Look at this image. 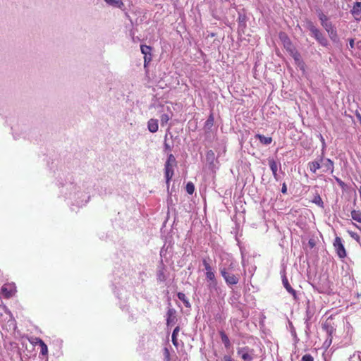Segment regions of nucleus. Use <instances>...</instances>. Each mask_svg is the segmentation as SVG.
<instances>
[{
    "label": "nucleus",
    "instance_id": "nucleus-43",
    "mask_svg": "<svg viewBox=\"0 0 361 361\" xmlns=\"http://www.w3.org/2000/svg\"><path fill=\"white\" fill-rule=\"evenodd\" d=\"M179 331H180V327H179V326H176V327L173 329V333H172V336H176V337H177V336H178V334Z\"/></svg>",
    "mask_w": 361,
    "mask_h": 361
},
{
    "label": "nucleus",
    "instance_id": "nucleus-31",
    "mask_svg": "<svg viewBox=\"0 0 361 361\" xmlns=\"http://www.w3.org/2000/svg\"><path fill=\"white\" fill-rule=\"evenodd\" d=\"M170 116L168 114H164L160 117V122L162 126H165L170 120Z\"/></svg>",
    "mask_w": 361,
    "mask_h": 361
},
{
    "label": "nucleus",
    "instance_id": "nucleus-8",
    "mask_svg": "<svg viewBox=\"0 0 361 361\" xmlns=\"http://www.w3.org/2000/svg\"><path fill=\"white\" fill-rule=\"evenodd\" d=\"M174 166H173V165L169 166V165L164 164L166 183L168 188L169 186L170 180L172 178L173 173H174V171H173Z\"/></svg>",
    "mask_w": 361,
    "mask_h": 361
},
{
    "label": "nucleus",
    "instance_id": "nucleus-52",
    "mask_svg": "<svg viewBox=\"0 0 361 361\" xmlns=\"http://www.w3.org/2000/svg\"><path fill=\"white\" fill-rule=\"evenodd\" d=\"M321 142H322L323 143V150L324 149V147H325V142H324V139L323 138V137L321 135Z\"/></svg>",
    "mask_w": 361,
    "mask_h": 361
},
{
    "label": "nucleus",
    "instance_id": "nucleus-24",
    "mask_svg": "<svg viewBox=\"0 0 361 361\" xmlns=\"http://www.w3.org/2000/svg\"><path fill=\"white\" fill-rule=\"evenodd\" d=\"M176 164L177 161L175 157L172 154H169L167 157L166 161L165 162V165L176 166Z\"/></svg>",
    "mask_w": 361,
    "mask_h": 361
},
{
    "label": "nucleus",
    "instance_id": "nucleus-42",
    "mask_svg": "<svg viewBox=\"0 0 361 361\" xmlns=\"http://www.w3.org/2000/svg\"><path fill=\"white\" fill-rule=\"evenodd\" d=\"M290 54V56L293 57L294 55H295V53L294 52H298L294 47L293 46L291 47V48L290 49H286Z\"/></svg>",
    "mask_w": 361,
    "mask_h": 361
},
{
    "label": "nucleus",
    "instance_id": "nucleus-2",
    "mask_svg": "<svg viewBox=\"0 0 361 361\" xmlns=\"http://www.w3.org/2000/svg\"><path fill=\"white\" fill-rule=\"evenodd\" d=\"M306 28L308 29L315 39L323 47H327L329 45V41L322 31L316 27L311 20L306 22Z\"/></svg>",
    "mask_w": 361,
    "mask_h": 361
},
{
    "label": "nucleus",
    "instance_id": "nucleus-4",
    "mask_svg": "<svg viewBox=\"0 0 361 361\" xmlns=\"http://www.w3.org/2000/svg\"><path fill=\"white\" fill-rule=\"evenodd\" d=\"M334 246L340 258L343 259L346 257V251L342 243V239L340 237H336L334 242Z\"/></svg>",
    "mask_w": 361,
    "mask_h": 361
},
{
    "label": "nucleus",
    "instance_id": "nucleus-19",
    "mask_svg": "<svg viewBox=\"0 0 361 361\" xmlns=\"http://www.w3.org/2000/svg\"><path fill=\"white\" fill-rule=\"evenodd\" d=\"M219 334L221 338V341L224 344V346L226 348H229L231 345L230 340L228 337V336L225 334L224 331H220Z\"/></svg>",
    "mask_w": 361,
    "mask_h": 361
},
{
    "label": "nucleus",
    "instance_id": "nucleus-20",
    "mask_svg": "<svg viewBox=\"0 0 361 361\" xmlns=\"http://www.w3.org/2000/svg\"><path fill=\"white\" fill-rule=\"evenodd\" d=\"M214 116L212 114H211L204 123V129L206 131L211 130L212 127L214 125Z\"/></svg>",
    "mask_w": 361,
    "mask_h": 361
},
{
    "label": "nucleus",
    "instance_id": "nucleus-55",
    "mask_svg": "<svg viewBox=\"0 0 361 361\" xmlns=\"http://www.w3.org/2000/svg\"><path fill=\"white\" fill-rule=\"evenodd\" d=\"M5 290H6V289L5 288H4V287L1 289L2 292H5Z\"/></svg>",
    "mask_w": 361,
    "mask_h": 361
},
{
    "label": "nucleus",
    "instance_id": "nucleus-54",
    "mask_svg": "<svg viewBox=\"0 0 361 361\" xmlns=\"http://www.w3.org/2000/svg\"><path fill=\"white\" fill-rule=\"evenodd\" d=\"M353 224L354 226H355L357 228H359V226H358L356 224L353 223Z\"/></svg>",
    "mask_w": 361,
    "mask_h": 361
},
{
    "label": "nucleus",
    "instance_id": "nucleus-30",
    "mask_svg": "<svg viewBox=\"0 0 361 361\" xmlns=\"http://www.w3.org/2000/svg\"><path fill=\"white\" fill-rule=\"evenodd\" d=\"M185 190L188 194H190V195L193 194V192L195 191L194 184L192 182H188L186 185Z\"/></svg>",
    "mask_w": 361,
    "mask_h": 361
},
{
    "label": "nucleus",
    "instance_id": "nucleus-14",
    "mask_svg": "<svg viewBox=\"0 0 361 361\" xmlns=\"http://www.w3.org/2000/svg\"><path fill=\"white\" fill-rule=\"evenodd\" d=\"M268 162L275 180H279V176L277 174L278 165L276 161L273 159H269Z\"/></svg>",
    "mask_w": 361,
    "mask_h": 361
},
{
    "label": "nucleus",
    "instance_id": "nucleus-48",
    "mask_svg": "<svg viewBox=\"0 0 361 361\" xmlns=\"http://www.w3.org/2000/svg\"><path fill=\"white\" fill-rule=\"evenodd\" d=\"M349 45L351 49H353L354 48V46H355V41L353 39H349Z\"/></svg>",
    "mask_w": 361,
    "mask_h": 361
},
{
    "label": "nucleus",
    "instance_id": "nucleus-29",
    "mask_svg": "<svg viewBox=\"0 0 361 361\" xmlns=\"http://www.w3.org/2000/svg\"><path fill=\"white\" fill-rule=\"evenodd\" d=\"M39 345H40V348H41V353L43 355H47L48 353V348H47V345L44 343V342L39 339Z\"/></svg>",
    "mask_w": 361,
    "mask_h": 361
},
{
    "label": "nucleus",
    "instance_id": "nucleus-13",
    "mask_svg": "<svg viewBox=\"0 0 361 361\" xmlns=\"http://www.w3.org/2000/svg\"><path fill=\"white\" fill-rule=\"evenodd\" d=\"M147 128L151 133H156L158 130L159 125L158 120L154 118H151L147 122Z\"/></svg>",
    "mask_w": 361,
    "mask_h": 361
},
{
    "label": "nucleus",
    "instance_id": "nucleus-26",
    "mask_svg": "<svg viewBox=\"0 0 361 361\" xmlns=\"http://www.w3.org/2000/svg\"><path fill=\"white\" fill-rule=\"evenodd\" d=\"M108 4L121 8L123 4L121 0H104Z\"/></svg>",
    "mask_w": 361,
    "mask_h": 361
},
{
    "label": "nucleus",
    "instance_id": "nucleus-33",
    "mask_svg": "<svg viewBox=\"0 0 361 361\" xmlns=\"http://www.w3.org/2000/svg\"><path fill=\"white\" fill-rule=\"evenodd\" d=\"M348 233L352 238L355 240L357 243H360V237L357 233L351 231H348Z\"/></svg>",
    "mask_w": 361,
    "mask_h": 361
},
{
    "label": "nucleus",
    "instance_id": "nucleus-45",
    "mask_svg": "<svg viewBox=\"0 0 361 361\" xmlns=\"http://www.w3.org/2000/svg\"><path fill=\"white\" fill-rule=\"evenodd\" d=\"M164 355H165V357L166 358L167 361H169V352L167 348L164 349Z\"/></svg>",
    "mask_w": 361,
    "mask_h": 361
},
{
    "label": "nucleus",
    "instance_id": "nucleus-51",
    "mask_svg": "<svg viewBox=\"0 0 361 361\" xmlns=\"http://www.w3.org/2000/svg\"><path fill=\"white\" fill-rule=\"evenodd\" d=\"M333 330H334V329H333V327H331H331H328V328H327V329H326L327 333H328L329 335H331V333H332Z\"/></svg>",
    "mask_w": 361,
    "mask_h": 361
},
{
    "label": "nucleus",
    "instance_id": "nucleus-21",
    "mask_svg": "<svg viewBox=\"0 0 361 361\" xmlns=\"http://www.w3.org/2000/svg\"><path fill=\"white\" fill-rule=\"evenodd\" d=\"M323 166L326 168L324 171H330L331 173L334 171V162L330 159H326L325 162L323 164Z\"/></svg>",
    "mask_w": 361,
    "mask_h": 361
},
{
    "label": "nucleus",
    "instance_id": "nucleus-12",
    "mask_svg": "<svg viewBox=\"0 0 361 361\" xmlns=\"http://www.w3.org/2000/svg\"><path fill=\"white\" fill-rule=\"evenodd\" d=\"M323 156L324 152H322L319 161H313L308 163V167L312 173H315L317 171L321 168L320 162L323 161Z\"/></svg>",
    "mask_w": 361,
    "mask_h": 361
},
{
    "label": "nucleus",
    "instance_id": "nucleus-38",
    "mask_svg": "<svg viewBox=\"0 0 361 361\" xmlns=\"http://www.w3.org/2000/svg\"><path fill=\"white\" fill-rule=\"evenodd\" d=\"M214 157V153L212 150H209L207 153V159L208 161H213Z\"/></svg>",
    "mask_w": 361,
    "mask_h": 361
},
{
    "label": "nucleus",
    "instance_id": "nucleus-32",
    "mask_svg": "<svg viewBox=\"0 0 361 361\" xmlns=\"http://www.w3.org/2000/svg\"><path fill=\"white\" fill-rule=\"evenodd\" d=\"M205 275H206V279H207V282L212 281H214V280L216 279L215 277L214 272L213 271L206 272Z\"/></svg>",
    "mask_w": 361,
    "mask_h": 361
},
{
    "label": "nucleus",
    "instance_id": "nucleus-6",
    "mask_svg": "<svg viewBox=\"0 0 361 361\" xmlns=\"http://www.w3.org/2000/svg\"><path fill=\"white\" fill-rule=\"evenodd\" d=\"M317 13L321 21V25L326 30L334 26L329 18L321 10H317Z\"/></svg>",
    "mask_w": 361,
    "mask_h": 361
},
{
    "label": "nucleus",
    "instance_id": "nucleus-27",
    "mask_svg": "<svg viewBox=\"0 0 361 361\" xmlns=\"http://www.w3.org/2000/svg\"><path fill=\"white\" fill-rule=\"evenodd\" d=\"M329 288V281H327V279H326V281L324 282L323 284L320 285L319 284V286L317 288V290L319 292V293H324L326 292L328 289Z\"/></svg>",
    "mask_w": 361,
    "mask_h": 361
},
{
    "label": "nucleus",
    "instance_id": "nucleus-44",
    "mask_svg": "<svg viewBox=\"0 0 361 361\" xmlns=\"http://www.w3.org/2000/svg\"><path fill=\"white\" fill-rule=\"evenodd\" d=\"M171 341H172V343L173 344L175 345V346H178V340H177V337L176 336H171Z\"/></svg>",
    "mask_w": 361,
    "mask_h": 361
},
{
    "label": "nucleus",
    "instance_id": "nucleus-40",
    "mask_svg": "<svg viewBox=\"0 0 361 361\" xmlns=\"http://www.w3.org/2000/svg\"><path fill=\"white\" fill-rule=\"evenodd\" d=\"M295 53V55L293 56V58L294 59V60L296 61V62H298L300 63V54L299 52H294Z\"/></svg>",
    "mask_w": 361,
    "mask_h": 361
},
{
    "label": "nucleus",
    "instance_id": "nucleus-16",
    "mask_svg": "<svg viewBox=\"0 0 361 361\" xmlns=\"http://www.w3.org/2000/svg\"><path fill=\"white\" fill-rule=\"evenodd\" d=\"M314 314V312L312 311H311L310 307H307V310H306V317L305 318V324H306V333L307 334L308 331H310V323H309V321L311 319V318L312 317Z\"/></svg>",
    "mask_w": 361,
    "mask_h": 361
},
{
    "label": "nucleus",
    "instance_id": "nucleus-36",
    "mask_svg": "<svg viewBox=\"0 0 361 361\" xmlns=\"http://www.w3.org/2000/svg\"><path fill=\"white\" fill-rule=\"evenodd\" d=\"M152 61V54L144 55V66L146 67L147 64Z\"/></svg>",
    "mask_w": 361,
    "mask_h": 361
},
{
    "label": "nucleus",
    "instance_id": "nucleus-17",
    "mask_svg": "<svg viewBox=\"0 0 361 361\" xmlns=\"http://www.w3.org/2000/svg\"><path fill=\"white\" fill-rule=\"evenodd\" d=\"M255 137L257 138L259 142L263 145H269L272 142V138L271 137H266L263 135L257 134Z\"/></svg>",
    "mask_w": 361,
    "mask_h": 361
},
{
    "label": "nucleus",
    "instance_id": "nucleus-7",
    "mask_svg": "<svg viewBox=\"0 0 361 361\" xmlns=\"http://www.w3.org/2000/svg\"><path fill=\"white\" fill-rule=\"evenodd\" d=\"M282 283L286 290L293 297V299L295 300H298L297 293L295 290L291 287L285 274L282 276Z\"/></svg>",
    "mask_w": 361,
    "mask_h": 361
},
{
    "label": "nucleus",
    "instance_id": "nucleus-18",
    "mask_svg": "<svg viewBox=\"0 0 361 361\" xmlns=\"http://www.w3.org/2000/svg\"><path fill=\"white\" fill-rule=\"evenodd\" d=\"M207 288L210 293H218V290H219V288L218 286V282L217 280H214V281H209L207 284Z\"/></svg>",
    "mask_w": 361,
    "mask_h": 361
},
{
    "label": "nucleus",
    "instance_id": "nucleus-9",
    "mask_svg": "<svg viewBox=\"0 0 361 361\" xmlns=\"http://www.w3.org/2000/svg\"><path fill=\"white\" fill-rule=\"evenodd\" d=\"M351 13L356 20L361 19V2L357 1L355 3Z\"/></svg>",
    "mask_w": 361,
    "mask_h": 361
},
{
    "label": "nucleus",
    "instance_id": "nucleus-53",
    "mask_svg": "<svg viewBox=\"0 0 361 361\" xmlns=\"http://www.w3.org/2000/svg\"><path fill=\"white\" fill-rule=\"evenodd\" d=\"M357 118H358V119L360 121V123L361 125V115L360 114H357Z\"/></svg>",
    "mask_w": 361,
    "mask_h": 361
},
{
    "label": "nucleus",
    "instance_id": "nucleus-37",
    "mask_svg": "<svg viewBox=\"0 0 361 361\" xmlns=\"http://www.w3.org/2000/svg\"><path fill=\"white\" fill-rule=\"evenodd\" d=\"M301 361H314V358L311 355L305 354L302 357Z\"/></svg>",
    "mask_w": 361,
    "mask_h": 361
},
{
    "label": "nucleus",
    "instance_id": "nucleus-15",
    "mask_svg": "<svg viewBox=\"0 0 361 361\" xmlns=\"http://www.w3.org/2000/svg\"><path fill=\"white\" fill-rule=\"evenodd\" d=\"M326 31L328 32L330 39L334 42H338L339 41V38L337 35V31L334 26Z\"/></svg>",
    "mask_w": 361,
    "mask_h": 361
},
{
    "label": "nucleus",
    "instance_id": "nucleus-23",
    "mask_svg": "<svg viewBox=\"0 0 361 361\" xmlns=\"http://www.w3.org/2000/svg\"><path fill=\"white\" fill-rule=\"evenodd\" d=\"M351 217L353 220L361 223V212L357 210H353L351 212Z\"/></svg>",
    "mask_w": 361,
    "mask_h": 361
},
{
    "label": "nucleus",
    "instance_id": "nucleus-49",
    "mask_svg": "<svg viewBox=\"0 0 361 361\" xmlns=\"http://www.w3.org/2000/svg\"><path fill=\"white\" fill-rule=\"evenodd\" d=\"M238 20H239L240 23L244 22L245 21V16H243L240 15L239 17H238Z\"/></svg>",
    "mask_w": 361,
    "mask_h": 361
},
{
    "label": "nucleus",
    "instance_id": "nucleus-3",
    "mask_svg": "<svg viewBox=\"0 0 361 361\" xmlns=\"http://www.w3.org/2000/svg\"><path fill=\"white\" fill-rule=\"evenodd\" d=\"M237 354L240 356V357L244 361H252L253 360L254 355V350L250 349L247 346L238 348L237 350Z\"/></svg>",
    "mask_w": 361,
    "mask_h": 361
},
{
    "label": "nucleus",
    "instance_id": "nucleus-10",
    "mask_svg": "<svg viewBox=\"0 0 361 361\" xmlns=\"http://www.w3.org/2000/svg\"><path fill=\"white\" fill-rule=\"evenodd\" d=\"M279 38L283 42V47L286 49H290L291 47H293L290 39L285 32H280Z\"/></svg>",
    "mask_w": 361,
    "mask_h": 361
},
{
    "label": "nucleus",
    "instance_id": "nucleus-11",
    "mask_svg": "<svg viewBox=\"0 0 361 361\" xmlns=\"http://www.w3.org/2000/svg\"><path fill=\"white\" fill-rule=\"evenodd\" d=\"M157 279V281L160 282H163L166 279V276L165 275V267L162 262V260L161 261V265L158 267Z\"/></svg>",
    "mask_w": 361,
    "mask_h": 361
},
{
    "label": "nucleus",
    "instance_id": "nucleus-35",
    "mask_svg": "<svg viewBox=\"0 0 361 361\" xmlns=\"http://www.w3.org/2000/svg\"><path fill=\"white\" fill-rule=\"evenodd\" d=\"M167 134H166L164 137V148L165 152H170L171 150V147L166 142Z\"/></svg>",
    "mask_w": 361,
    "mask_h": 361
},
{
    "label": "nucleus",
    "instance_id": "nucleus-41",
    "mask_svg": "<svg viewBox=\"0 0 361 361\" xmlns=\"http://www.w3.org/2000/svg\"><path fill=\"white\" fill-rule=\"evenodd\" d=\"M290 54V56L293 57L294 55H295V53L294 52H298L294 47L293 46L291 47V48L290 49H286Z\"/></svg>",
    "mask_w": 361,
    "mask_h": 361
},
{
    "label": "nucleus",
    "instance_id": "nucleus-50",
    "mask_svg": "<svg viewBox=\"0 0 361 361\" xmlns=\"http://www.w3.org/2000/svg\"><path fill=\"white\" fill-rule=\"evenodd\" d=\"M336 180L340 185L343 186L344 185V183L341 179L336 178Z\"/></svg>",
    "mask_w": 361,
    "mask_h": 361
},
{
    "label": "nucleus",
    "instance_id": "nucleus-5",
    "mask_svg": "<svg viewBox=\"0 0 361 361\" xmlns=\"http://www.w3.org/2000/svg\"><path fill=\"white\" fill-rule=\"evenodd\" d=\"M177 322L176 318V310L171 307H168L166 312V325L167 326H171L174 325Z\"/></svg>",
    "mask_w": 361,
    "mask_h": 361
},
{
    "label": "nucleus",
    "instance_id": "nucleus-46",
    "mask_svg": "<svg viewBox=\"0 0 361 361\" xmlns=\"http://www.w3.org/2000/svg\"><path fill=\"white\" fill-rule=\"evenodd\" d=\"M224 361H233L232 357L230 355H224L223 358Z\"/></svg>",
    "mask_w": 361,
    "mask_h": 361
},
{
    "label": "nucleus",
    "instance_id": "nucleus-25",
    "mask_svg": "<svg viewBox=\"0 0 361 361\" xmlns=\"http://www.w3.org/2000/svg\"><path fill=\"white\" fill-rule=\"evenodd\" d=\"M312 202L320 207L321 208H324V202L319 194H317L313 200Z\"/></svg>",
    "mask_w": 361,
    "mask_h": 361
},
{
    "label": "nucleus",
    "instance_id": "nucleus-34",
    "mask_svg": "<svg viewBox=\"0 0 361 361\" xmlns=\"http://www.w3.org/2000/svg\"><path fill=\"white\" fill-rule=\"evenodd\" d=\"M202 264H203V265L204 267V269L207 271V272L212 271V267L210 266V264L207 262V261L205 259H204L202 260Z\"/></svg>",
    "mask_w": 361,
    "mask_h": 361
},
{
    "label": "nucleus",
    "instance_id": "nucleus-1",
    "mask_svg": "<svg viewBox=\"0 0 361 361\" xmlns=\"http://www.w3.org/2000/svg\"><path fill=\"white\" fill-rule=\"evenodd\" d=\"M219 271L226 283L228 286H232L238 283L240 274L233 267V264L231 263L228 267H221Z\"/></svg>",
    "mask_w": 361,
    "mask_h": 361
},
{
    "label": "nucleus",
    "instance_id": "nucleus-22",
    "mask_svg": "<svg viewBox=\"0 0 361 361\" xmlns=\"http://www.w3.org/2000/svg\"><path fill=\"white\" fill-rule=\"evenodd\" d=\"M177 296L181 300L186 307H190V303L183 293H178Z\"/></svg>",
    "mask_w": 361,
    "mask_h": 361
},
{
    "label": "nucleus",
    "instance_id": "nucleus-39",
    "mask_svg": "<svg viewBox=\"0 0 361 361\" xmlns=\"http://www.w3.org/2000/svg\"><path fill=\"white\" fill-rule=\"evenodd\" d=\"M308 245L310 248H313L316 245V240L313 238H310L308 241Z\"/></svg>",
    "mask_w": 361,
    "mask_h": 361
},
{
    "label": "nucleus",
    "instance_id": "nucleus-47",
    "mask_svg": "<svg viewBox=\"0 0 361 361\" xmlns=\"http://www.w3.org/2000/svg\"><path fill=\"white\" fill-rule=\"evenodd\" d=\"M286 192H287V187H286V183H283L282 185L281 192L285 194V193H286Z\"/></svg>",
    "mask_w": 361,
    "mask_h": 361
},
{
    "label": "nucleus",
    "instance_id": "nucleus-28",
    "mask_svg": "<svg viewBox=\"0 0 361 361\" xmlns=\"http://www.w3.org/2000/svg\"><path fill=\"white\" fill-rule=\"evenodd\" d=\"M141 52L144 55L151 54L152 47L147 45H141L140 46Z\"/></svg>",
    "mask_w": 361,
    "mask_h": 361
}]
</instances>
